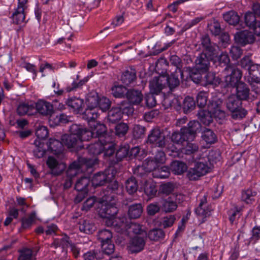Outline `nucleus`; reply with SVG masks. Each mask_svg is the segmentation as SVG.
<instances>
[{"label": "nucleus", "instance_id": "f257e3e1", "mask_svg": "<svg viewBox=\"0 0 260 260\" xmlns=\"http://www.w3.org/2000/svg\"><path fill=\"white\" fill-rule=\"evenodd\" d=\"M242 101L235 94L230 95L226 99V107L231 112L233 119H242L247 115V111L242 108Z\"/></svg>", "mask_w": 260, "mask_h": 260}, {"label": "nucleus", "instance_id": "f03ea898", "mask_svg": "<svg viewBox=\"0 0 260 260\" xmlns=\"http://www.w3.org/2000/svg\"><path fill=\"white\" fill-rule=\"evenodd\" d=\"M225 76L224 81L228 86L237 87L240 83L242 73L239 69L232 66H226L224 69Z\"/></svg>", "mask_w": 260, "mask_h": 260}, {"label": "nucleus", "instance_id": "7ed1b4c3", "mask_svg": "<svg viewBox=\"0 0 260 260\" xmlns=\"http://www.w3.org/2000/svg\"><path fill=\"white\" fill-rule=\"evenodd\" d=\"M116 172L113 168H110L103 172L95 174L91 179L92 185L94 187L104 185L114 179Z\"/></svg>", "mask_w": 260, "mask_h": 260}, {"label": "nucleus", "instance_id": "20e7f679", "mask_svg": "<svg viewBox=\"0 0 260 260\" xmlns=\"http://www.w3.org/2000/svg\"><path fill=\"white\" fill-rule=\"evenodd\" d=\"M116 201H107L105 198L100 203L99 214L101 217H114L117 214L118 209L115 206Z\"/></svg>", "mask_w": 260, "mask_h": 260}, {"label": "nucleus", "instance_id": "39448f33", "mask_svg": "<svg viewBox=\"0 0 260 260\" xmlns=\"http://www.w3.org/2000/svg\"><path fill=\"white\" fill-rule=\"evenodd\" d=\"M109 181L107 187L104 191V197L107 201L117 200V195L120 194L122 192V187L120 186L117 181Z\"/></svg>", "mask_w": 260, "mask_h": 260}, {"label": "nucleus", "instance_id": "423d86ee", "mask_svg": "<svg viewBox=\"0 0 260 260\" xmlns=\"http://www.w3.org/2000/svg\"><path fill=\"white\" fill-rule=\"evenodd\" d=\"M147 143L154 147L162 148L166 145L165 136L158 128H154L148 136Z\"/></svg>", "mask_w": 260, "mask_h": 260}, {"label": "nucleus", "instance_id": "0eeeda50", "mask_svg": "<svg viewBox=\"0 0 260 260\" xmlns=\"http://www.w3.org/2000/svg\"><path fill=\"white\" fill-rule=\"evenodd\" d=\"M70 132L77 135L80 143L81 141H87L94 137L92 130L90 131L81 125L72 124L70 127Z\"/></svg>", "mask_w": 260, "mask_h": 260}, {"label": "nucleus", "instance_id": "6e6552de", "mask_svg": "<svg viewBox=\"0 0 260 260\" xmlns=\"http://www.w3.org/2000/svg\"><path fill=\"white\" fill-rule=\"evenodd\" d=\"M235 95L242 101H253L256 98L254 95H251L249 87L243 82H240L237 85L236 92Z\"/></svg>", "mask_w": 260, "mask_h": 260}, {"label": "nucleus", "instance_id": "1a4fd4ad", "mask_svg": "<svg viewBox=\"0 0 260 260\" xmlns=\"http://www.w3.org/2000/svg\"><path fill=\"white\" fill-rule=\"evenodd\" d=\"M46 164L50 170L49 173L54 176L60 175L66 168L64 163L58 162L52 156H49L48 158Z\"/></svg>", "mask_w": 260, "mask_h": 260}, {"label": "nucleus", "instance_id": "9d476101", "mask_svg": "<svg viewBox=\"0 0 260 260\" xmlns=\"http://www.w3.org/2000/svg\"><path fill=\"white\" fill-rule=\"evenodd\" d=\"M213 58V57L207 55V54L201 53L195 60L196 70L203 73L207 72L209 70L210 61Z\"/></svg>", "mask_w": 260, "mask_h": 260}, {"label": "nucleus", "instance_id": "9b49d317", "mask_svg": "<svg viewBox=\"0 0 260 260\" xmlns=\"http://www.w3.org/2000/svg\"><path fill=\"white\" fill-rule=\"evenodd\" d=\"M144 237L137 235L131 238L128 246L131 253H138L144 249L146 243Z\"/></svg>", "mask_w": 260, "mask_h": 260}, {"label": "nucleus", "instance_id": "f8f14e48", "mask_svg": "<svg viewBox=\"0 0 260 260\" xmlns=\"http://www.w3.org/2000/svg\"><path fill=\"white\" fill-rule=\"evenodd\" d=\"M255 37L251 32L243 30L237 32L235 35V40L236 43L242 46L252 44L255 41Z\"/></svg>", "mask_w": 260, "mask_h": 260}, {"label": "nucleus", "instance_id": "ddd939ff", "mask_svg": "<svg viewBox=\"0 0 260 260\" xmlns=\"http://www.w3.org/2000/svg\"><path fill=\"white\" fill-rule=\"evenodd\" d=\"M34 105L35 113L38 112L43 116H48L51 115L53 112L52 105L44 100H39Z\"/></svg>", "mask_w": 260, "mask_h": 260}, {"label": "nucleus", "instance_id": "4468645a", "mask_svg": "<svg viewBox=\"0 0 260 260\" xmlns=\"http://www.w3.org/2000/svg\"><path fill=\"white\" fill-rule=\"evenodd\" d=\"M166 86V76L155 77L149 82L150 89L153 93H159Z\"/></svg>", "mask_w": 260, "mask_h": 260}, {"label": "nucleus", "instance_id": "2eb2a0df", "mask_svg": "<svg viewBox=\"0 0 260 260\" xmlns=\"http://www.w3.org/2000/svg\"><path fill=\"white\" fill-rule=\"evenodd\" d=\"M61 140L62 141L63 145L66 146L68 148H81V146L79 144V138L77 134H74L71 133L70 135L64 134L62 136Z\"/></svg>", "mask_w": 260, "mask_h": 260}, {"label": "nucleus", "instance_id": "dca6fc26", "mask_svg": "<svg viewBox=\"0 0 260 260\" xmlns=\"http://www.w3.org/2000/svg\"><path fill=\"white\" fill-rule=\"evenodd\" d=\"M183 128L187 131L186 134L190 141L193 140L197 133L202 130L201 124L199 121L196 120L190 121L186 126H184Z\"/></svg>", "mask_w": 260, "mask_h": 260}, {"label": "nucleus", "instance_id": "f3484780", "mask_svg": "<svg viewBox=\"0 0 260 260\" xmlns=\"http://www.w3.org/2000/svg\"><path fill=\"white\" fill-rule=\"evenodd\" d=\"M212 210L211 207L207 205L206 196H204L199 206L196 209L195 212L198 216L204 219L210 215Z\"/></svg>", "mask_w": 260, "mask_h": 260}, {"label": "nucleus", "instance_id": "a211bd4d", "mask_svg": "<svg viewBox=\"0 0 260 260\" xmlns=\"http://www.w3.org/2000/svg\"><path fill=\"white\" fill-rule=\"evenodd\" d=\"M143 95L142 92L138 89L134 88L128 89L126 99L133 105H139L143 99Z\"/></svg>", "mask_w": 260, "mask_h": 260}, {"label": "nucleus", "instance_id": "6ab92c4d", "mask_svg": "<svg viewBox=\"0 0 260 260\" xmlns=\"http://www.w3.org/2000/svg\"><path fill=\"white\" fill-rule=\"evenodd\" d=\"M136 79V71L132 68H129L125 70L121 76V82L126 85L132 84Z\"/></svg>", "mask_w": 260, "mask_h": 260}, {"label": "nucleus", "instance_id": "aec40b11", "mask_svg": "<svg viewBox=\"0 0 260 260\" xmlns=\"http://www.w3.org/2000/svg\"><path fill=\"white\" fill-rule=\"evenodd\" d=\"M161 210L166 213L174 212L177 209V205L170 197L160 201Z\"/></svg>", "mask_w": 260, "mask_h": 260}, {"label": "nucleus", "instance_id": "412c9836", "mask_svg": "<svg viewBox=\"0 0 260 260\" xmlns=\"http://www.w3.org/2000/svg\"><path fill=\"white\" fill-rule=\"evenodd\" d=\"M66 104L74 112L79 113L83 110L84 101L80 98L74 97L68 99L66 102Z\"/></svg>", "mask_w": 260, "mask_h": 260}, {"label": "nucleus", "instance_id": "4be33fe9", "mask_svg": "<svg viewBox=\"0 0 260 260\" xmlns=\"http://www.w3.org/2000/svg\"><path fill=\"white\" fill-rule=\"evenodd\" d=\"M17 113L20 116L31 115L35 113V107L33 104L22 103L17 108Z\"/></svg>", "mask_w": 260, "mask_h": 260}, {"label": "nucleus", "instance_id": "5701e85b", "mask_svg": "<svg viewBox=\"0 0 260 260\" xmlns=\"http://www.w3.org/2000/svg\"><path fill=\"white\" fill-rule=\"evenodd\" d=\"M186 132L185 129L182 127L179 132L173 133L171 137V140L178 144H182L184 142L190 141L186 134Z\"/></svg>", "mask_w": 260, "mask_h": 260}, {"label": "nucleus", "instance_id": "b1692460", "mask_svg": "<svg viewBox=\"0 0 260 260\" xmlns=\"http://www.w3.org/2000/svg\"><path fill=\"white\" fill-rule=\"evenodd\" d=\"M183 75V72L181 74L177 73V71L171 73L170 76L166 77V86L168 85L171 90L178 86L180 84V80L179 76L182 78Z\"/></svg>", "mask_w": 260, "mask_h": 260}, {"label": "nucleus", "instance_id": "393cba45", "mask_svg": "<svg viewBox=\"0 0 260 260\" xmlns=\"http://www.w3.org/2000/svg\"><path fill=\"white\" fill-rule=\"evenodd\" d=\"M143 212V207L140 203L133 204L129 206L127 214L131 219L139 218Z\"/></svg>", "mask_w": 260, "mask_h": 260}, {"label": "nucleus", "instance_id": "a878e982", "mask_svg": "<svg viewBox=\"0 0 260 260\" xmlns=\"http://www.w3.org/2000/svg\"><path fill=\"white\" fill-rule=\"evenodd\" d=\"M78 224L79 230L84 233L91 234L96 229L94 224L88 219H81Z\"/></svg>", "mask_w": 260, "mask_h": 260}, {"label": "nucleus", "instance_id": "bb28decb", "mask_svg": "<svg viewBox=\"0 0 260 260\" xmlns=\"http://www.w3.org/2000/svg\"><path fill=\"white\" fill-rule=\"evenodd\" d=\"M94 143L89 144L87 147L88 152L95 157L103 152L104 148L105 142H102L101 140Z\"/></svg>", "mask_w": 260, "mask_h": 260}, {"label": "nucleus", "instance_id": "cd10ccee", "mask_svg": "<svg viewBox=\"0 0 260 260\" xmlns=\"http://www.w3.org/2000/svg\"><path fill=\"white\" fill-rule=\"evenodd\" d=\"M122 112L119 108L113 107L108 113L107 120L109 123H115L122 117Z\"/></svg>", "mask_w": 260, "mask_h": 260}, {"label": "nucleus", "instance_id": "c85d7f7f", "mask_svg": "<svg viewBox=\"0 0 260 260\" xmlns=\"http://www.w3.org/2000/svg\"><path fill=\"white\" fill-rule=\"evenodd\" d=\"M48 145L50 150L54 154H59L63 150V144L62 141L60 142L58 140L50 138L48 143Z\"/></svg>", "mask_w": 260, "mask_h": 260}, {"label": "nucleus", "instance_id": "c756f323", "mask_svg": "<svg viewBox=\"0 0 260 260\" xmlns=\"http://www.w3.org/2000/svg\"><path fill=\"white\" fill-rule=\"evenodd\" d=\"M82 168L79 159L75 160L70 164L67 170V175L74 178L82 171Z\"/></svg>", "mask_w": 260, "mask_h": 260}, {"label": "nucleus", "instance_id": "7c9ffc66", "mask_svg": "<svg viewBox=\"0 0 260 260\" xmlns=\"http://www.w3.org/2000/svg\"><path fill=\"white\" fill-rule=\"evenodd\" d=\"M202 140L207 144H213L217 141V137L214 132L211 129L204 127L202 132Z\"/></svg>", "mask_w": 260, "mask_h": 260}, {"label": "nucleus", "instance_id": "2f4dec72", "mask_svg": "<svg viewBox=\"0 0 260 260\" xmlns=\"http://www.w3.org/2000/svg\"><path fill=\"white\" fill-rule=\"evenodd\" d=\"M128 89L122 85H114L111 88V93L116 98H125Z\"/></svg>", "mask_w": 260, "mask_h": 260}, {"label": "nucleus", "instance_id": "473e14b6", "mask_svg": "<svg viewBox=\"0 0 260 260\" xmlns=\"http://www.w3.org/2000/svg\"><path fill=\"white\" fill-rule=\"evenodd\" d=\"M90 182L89 179L85 176L79 178L75 185V189L78 191H83L85 193L88 192V186Z\"/></svg>", "mask_w": 260, "mask_h": 260}, {"label": "nucleus", "instance_id": "72a5a7b5", "mask_svg": "<svg viewBox=\"0 0 260 260\" xmlns=\"http://www.w3.org/2000/svg\"><path fill=\"white\" fill-rule=\"evenodd\" d=\"M223 18L229 24L233 25L238 24L240 20L239 15L234 11H231L224 13L223 14Z\"/></svg>", "mask_w": 260, "mask_h": 260}, {"label": "nucleus", "instance_id": "f704fd0d", "mask_svg": "<svg viewBox=\"0 0 260 260\" xmlns=\"http://www.w3.org/2000/svg\"><path fill=\"white\" fill-rule=\"evenodd\" d=\"M152 175L154 178L165 179L168 178L170 175V171L169 167L163 166L161 168H158L154 170L152 173Z\"/></svg>", "mask_w": 260, "mask_h": 260}, {"label": "nucleus", "instance_id": "c9c22d12", "mask_svg": "<svg viewBox=\"0 0 260 260\" xmlns=\"http://www.w3.org/2000/svg\"><path fill=\"white\" fill-rule=\"evenodd\" d=\"M170 169L174 174L180 175L186 170L187 166L185 163L182 161L175 160L171 163Z\"/></svg>", "mask_w": 260, "mask_h": 260}, {"label": "nucleus", "instance_id": "e433bc0d", "mask_svg": "<svg viewBox=\"0 0 260 260\" xmlns=\"http://www.w3.org/2000/svg\"><path fill=\"white\" fill-rule=\"evenodd\" d=\"M198 117L201 121L206 125H209L213 121L211 112L209 111L201 110L198 112Z\"/></svg>", "mask_w": 260, "mask_h": 260}, {"label": "nucleus", "instance_id": "4c0bfd02", "mask_svg": "<svg viewBox=\"0 0 260 260\" xmlns=\"http://www.w3.org/2000/svg\"><path fill=\"white\" fill-rule=\"evenodd\" d=\"M92 131L94 137H98L99 139L106 138L107 128L104 124L96 123L94 125Z\"/></svg>", "mask_w": 260, "mask_h": 260}, {"label": "nucleus", "instance_id": "58836bf2", "mask_svg": "<svg viewBox=\"0 0 260 260\" xmlns=\"http://www.w3.org/2000/svg\"><path fill=\"white\" fill-rule=\"evenodd\" d=\"M78 159L82 169L84 168L88 169H92L95 165L98 164V159L96 157H93L92 158H86L85 157H79Z\"/></svg>", "mask_w": 260, "mask_h": 260}, {"label": "nucleus", "instance_id": "ea45409f", "mask_svg": "<svg viewBox=\"0 0 260 260\" xmlns=\"http://www.w3.org/2000/svg\"><path fill=\"white\" fill-rule=\"evenodd\" d=\"M99 116V113L95 108H88L83 113L82 118L88 122L95 120Z\"/></svg>", "mask_w": 260, "mask_h": 260}, {"label": "nucleus", "instance_id": "a19ab883", "mask_svg": "<svg viewBox=\"0 0 260 260\" xmlns=\"http://www.w3.org/2000/svg\"><path fill=\"white\" fill-rule=\"evenodd\" d=\"M196 106L194 99L189 96H186L183 100L182 109L184 113H188L193 110Z\"/></svg>", "mask_w": 260, "mask_h": 260}, {"label": "nucleus", "instance_id": "79ce46f5", "mask_svg": "<svg viewBox=\"0 0 260 260\" xmlns=\"http://www.w3.org/2000/svg\"><path fill=\"white\" fill-rule=\"evenodd\" d=\"M137 181L134 177L128 178L125 182V188L129 194L135 193L138 190Z\"/></svg>", "mask_w": 260, "mask_h": 260}, {"label": "nucleus", "instance_id": "37998d69", "mask_svg": "<svg viewBox=\"0 0 260 260\" xmlns=\"http://www.w3.org/2000/svg\"><path fill=\"white\" fill-rule=\"evenodd\" d=\"M103 218H105V223L108 226H117L118 228H122L124 224L123 219L121 220L115 217V216Z\"/></svg>", "mask_w": 260, "mask_h": 260}, {"label": "nucleus", "instance_id": "c03bdc74", "mask_svg": "<svg viewBox=\"0 0 260 260\" xmlns=\"http://www.w3.org/2000/svg\"><path fill=\"white\" fill-rule=\"evenodd\" d=\"M70 245L69 237L67 235H64L60 238L55 239L52 243V245H53L55 248L61 247L62 249L68 247Z\"/></svg>", "mask_w": 260, "mask_h": 260}, {"label": "nucleus", "instance_id": "a18cd8bd", "mask_svg": "<svg viewBox=\"0 0 260 260\" xmlns=\"http://www.w3.org/2000/svg\"><path fill=\"white\" fill-rule=\"evenodd\" d=\"M148 236L151 240L157 241L164 237L165 233L160 229H154L149 232Z\"/></svg>", "mask_w": 260, "mask_h": 260}, {"label": "nucleus", "instance_id": "49530a36", "mask_svg": "<svg viewBox=\"0 0 260 260\" xmlns=\"http://www.w3.org/2000/svg\"><path fill=\"white\" fill-rule=\"evenodd\" d=\"M84 260H97L103 258V253L99 250L88 251L83 255Z\"/></svg>", "mask_w": 260, "mask_h": 260}, {"label": "nucleus", "instance_id": "de8ad7c7", "mask_svg": "<svg viewBox=\"0 0 260 260\" xmlns=\"http://www.w3.org/2000/svg\"><path fill=\"white\" fill-rule=\"evenodd\" d=\"M129 127L126 123L121 122L115 126V133L119 137H124L127 133Z\"/></svg>", "mask_w": 260, "mask_h": 260}, {"label": "nucleus", "instance_id": "09e8293b", "mask_svg": "<svg viewBox=\"0 0 260 260\" xmlns=\"http://www.w3.org/2000/svg\"><path fill=\"white\" fill-rule=\"evenodd\" d=\"M246 81L250 85L252 91L260 95V78L246 79Z\"/></svg>", "mask_w": 260, "mask_h": 260}, {"label": "nucleus", "instance_id": "8fccbe9b", "mask_svg": "<svg viewBox=\"0 0 260 260\" xmlns=\"http://www.w3.org/2000/svg\"><path fill=\"white\" fill-rule=\"evenodd\" d=\"M25 11H20L16 9L12 16L13 21L17 24L24 21L25 18Z\"/></svg>", "mask_w": 260, "mask_h": 260}, {"label": "nucleus", "instance_id": "3c124183", "mask_svg": "<svg viewBox=\"0 0 260 260\" xmlns=\"http://www.w3.org/2000/svg\"><path fill=\"white\" fill-rule=\"evenodd\" d=\"M129 152V147L127 145L120 146L117 150L116 152V157L117 161H121L128 155Z\"/></svg>", "mask_w": 260, "mask_h": 260}, {"label": "nucleus", "instance_id": "603ef678", "mask_svg": "<svg viewBox=\"0 0 260 260\" xmlns=\"http://www.w3.org/2000/svg\"><path fill=\"white\" fill-rule=\"evenodd\" d=\"M112 234L109 230H102L99 232L98 239L101 241V244L106 242L111 241Z\"/></svg>", "mask_w": 260, "mask_h": 260}, {"label": "nucleus", "instance_id": "864d4df0", "mask_svg": "<svg viewBox=\"0 0 260 260\" xmlns=\"http://www.w3.org/2000/svg\"><path fill=\"white\" fill-rule=\"evenodd\" d=\"M117 105L118 106L116 107L119 108L122 113L128 114L133 111V108L132 107L133 105L127 99L120 102Z\"/></svg>", "mask_w": 260, "mask_h": 260}, {"label": "nucleus", "instance_id": "5fc2aeb1", "mask_svg": "<svg viewBox=\"0 0 260 260\" xmlns=\"http://www.w3.org/2000/svg\"><path fill=\"white\" fill-rule=\"evenodd\" d=\"M170 62L172 65L176 67L175 71H177V73L181 74V72H183L181 70L182 62L181 58L179 56L176 55L171 56L170 57Z\"/></svg>", "mask_w": 260, "mask_h": 260}, {"label": "nucleus", "instance_id": "6e6d98bb", "mask_svg": "<svg viewBox=\"0 0 260 260\" xmlns=\"http://www.w3.org/2000/svg\"><path fill=\"white\" fill-rule=\"evenodd\" d=\"M129 232H132L140 236H145L146 234L142 230L141 226L137 223L132 222L128 228Z\"/></svg>", "mask_w": 260, "mask_h": 260}, {"label": "nucleus", "instance_id": "4d7b16f0", "mask_svg": "<svg viewBox=\"0 0 260 260\" xmlns=\"http://www.w3.org/2000/svg\"><path fill=\"white\" fill-rule=\"evenodd\" d=\"M249 76L246 79H254L259 78L258 76L260 75V64H252L248 69Z\"/></svg>", "mask_w": 260, "mask_h": 260}, {"label": "nucleus", "instance_id": "13d9d810", "mask_svg": "<svg viewBox=\"0 0 260 260\" xmlns=\"http://www.w3.org/2000/svg\"><path fill=\"white\" fill-rule=\"evenodd\" d=\"M144 192L148 197L150 198L154 197L157 192L156 185L153 183L146 182Z\"/></svg>", "mask_w": 260, "mask_h": 260}, {"label": "nucleus", "instance_id": "bf43d9fd", "mask_svg": "<svg viewBox=\"0 0 260 260\" xmlns=\"http://www.w3.org/2000/svg\"><path fill=\"white\" fill-rule=\"evenodd\" d=\"M146 128L144 126L137 124L133 129V135L135 139L142 138L145 135Z\"/></svg>", "mask_w": 260, "mask_h": 260}, {"label": "nucleus", "instance_id": "052dcab7", "mask_svg": "<svg viewBox=\"0 0 260 260\" xmlns=\"http://www.w3.org/2000/svg\"><path fill=\"white\" fill-rule=\"evenodd\" d=\"M164 103L167 106L173 107L177 110L181 107V104L179 102L178 99L173 96H169L165 98Z\"/></svg>", "mask_w": 260, "mask_h": 260}, {"label": "nucleus", "instance_id": "680f3d73", "mask_svg": "<svg viewBox=\"0 0 260 260\" xmlns=\"http://www.w3.org/2000/svg\"><path fill=\"white\" fill-rule=\"evenodd\" d=\"M143 165L148 171V172L150 173L151 172L153 173L154 170H156L157 167H158L157 164L154 160L153 158H147L143 163Z\"/></svg>", "mask_w": 260, "mask_h": 260}, {"label": "nucleus", "instance_id": "e2e57ef3", "mask_svg": "<svg viewBox=\"0 0 260 260\" xmlns=\"http://www.w3.org/2000/svg\"><path fill=\"white\" fill-rule=\"evenodd\" d=\"M101 244L102 250V252H101L103 253V255L105 254L109 255L113 253L115 249V246L111 241L106 242Z\"/></svg>", "mask_w": 260, "mask_h": 260}, {"label": "nucleus", "instance_id": "0e129e2a", "mask_svg": "<svg viewBox=\"0 0 260 260\" xmlns=\"http://www.w3.org/2000/svg\"><path fill=\"white\" fill-rule=\"evenodd\" d=\"M256 194V192L252 191L251 189H247L242 192V199L247 204L251 203Z\"/></svg>", "mask_w": 260, "mask_h": 260}, {"label": "nucleus", "instance_id": "69168bd1", "mask_svg": "<svg viewBox=\"0 0 260 260\" xmlns=\"http://www.w3.org/2000/svg\"><path fill=\"white\" fill-rule=\"evenodd\" d=\"M207 93L206 92L201 91L197 96V104L200 108H203L207 105Z\"/></svg>", "mask_w": 260, "mask_h": 260}, {"label": "nucleus", "instance_id": "338daca9", "mask_svg": "<svg viewBox=\"0 0 260 260\" xmlns=\"http://www.w3.org/2000/svg\"><path fill=\"white\" fill-rule=\"evenodd\" d=\"M245 22L246 25L251 28L257 22L256 21L255 16L252 12H247L245 15Z\"/></svg>", "mask_w": 260, "mask_h": 260}, {"label": "nucleus", "instance_id": "774afa93", "mask_svg": "<svg viewBox=\"0 0 260 260\" xmlns=\"http://www.w3.org/2000/svg\"><path fill=\"white\" fill-rule=\"evenodd\" d=\"M217 48V46L216 44L212 42L210 43V45H207V46L203 47V51L202 53L207 54V55L210 57H214L216 54Z\"/></svg>", "mask_w": 260, "mask_h": 260}]
</instances>
